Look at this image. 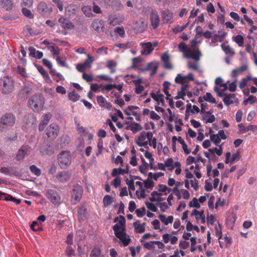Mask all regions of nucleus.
Segmentation results:
<instances>
[{"instance_id": "53", "label": "nucleus", "mask_w": 257, "mask_h": 257, "mask_svg": "<svg viewBox=\"0 0 257 257\" xmlns=\"http://www.w3.org/2000/svg\"><path fill=\"white\" fill-rule=\"evenodd\" d=\"M211 140L214 142V144L218 146L221 141V139L219 135H210Z\"/></svg>"}, {"instance_id": "8", "label": "nucleus", "mask_w": 257, "mask_h": 257, "mask_svg": "<svg viewBox=\"0 0 257 257\" xmlns=\"http://www.w3.org/2000/svg\"><path fill=\"white\" fill-rule=\"evenodd\" d=\"M83 194L82 187L78 184L74 185L71 193V201L73 204H77L81 199Z\"/></svg>"}, {"instance_id": "39", "label": "nucleus", "mask_w": 257, "mask_h": 257, "mask_svg": "<svg viewBox=\"0 0 257 257\" xmlns=\"http://www.w3.org/2000/svg\"><path fill=\"white\" fill-rule=\"evenodd\" d=\"M233 40L239 47L243 46L244 38L242 36L240 35H236L233 37Z\"/></svg>"}, {"instance_id": "28", "label": "nucleus", "mask_w": 257, "mask_h": 257, "mask_svg": "<svg viewBox=\"0 0 257 257\" xmlns=\"http://www.w3.org/2000/svg\"><path fill=\"white\" fill-rule=\"evenodd\" d=\"M30 55L37 59H41L43 56L42 52L36 50L34 48L30 47L29 49Z\"/></svg>"}, {"instance_id": "18", "label": "nucleus", "mask_w": 257, "mask_h": 257, "mask_svg": "<svg viewBox=\"0 0 257 257\" xmlns=\"http://www.w3.org/2000/svg\"><path fill=\"white\" fill-rule=\"evenodd\" d=\"M58 24L65 29H71L74 27L73 24L66 18L61 16L58 19Z\"/></svg>"}, {"instance_id": "19", "label": "nucleus", "mask_w": 257, "mask_h": 257, "mask_svg": "<svg viewBox=\"0 0 257 257\" xmlns=\"http://www.w3.org/2000/svg\"><path fill=\"white\" fill-rule=\"evenodd\" d=\"M223 101L226 105H229L235 102H238V99L236 95L232 93H227L224 96Z\"/></svg>"}, {"instance_id": "3", "label": "nucleus", "mask_w": 257, "mask_h": 257, "mask_svg": "<svg viewBox=\"0 0 257 257\" xmlns=\"http://www.w3.org/2000/svg\"><path fill=\"white\" fill-rule=\"evenodd\" d=\"M15 83L11 76H5L1 78L0 88L3 94L11 93L15 89Z\"/></svg>"}, {"instance_id": "26", "label": "nucleus", "mask_w": 257, "mask_h": 257, "mask_svg": "<svg viewBox=\"0 0 257 257\" xmlns=\"http://www.w3.org/2000/svg\"><path fill=\"white\" fill-rule=\"evenodd\" d=\"M0 200L12 201L15 202L17 204H19L21 202L20 199H16L11 195L2 192H0Z\"/></svg>"}, {"instance_id": "58", "label": "nucleus", "mask_w": 257, "mask_h": 257, "mask_svg": "<svg viewBox=\"0 0 257 257\" xmlns=\"http://www.w3.org/2000/svg\"><path fill=\"white\" fill-rule=\"evenodd\" d=\"M116 63L114 61H109L107 62V66L111 70V73H114L115 72L114 68L116 66Z\"/></svg>"}, {"instance_id": "46", "label": "nucleus", "mask_w": 257, "mask_h": 257, "mask_svg": "<svg viewBox=\"0 0 257 257\" xmlns=\"http://www.w3.org/2000/svg\"><path fill=\"white\" fill-rule=\"evenodd\" d=\"M143 127L138 123H135L131 126V130L134 134H136L138 131H141Z\"/></svg>"}, {"instance_id": "15", "label": "nucleus", "mask_w": 257, "mask_h": 257, "mask_svg": "<svg viewBox=\"0 0 257 257\" xmlns=\"http://www.w3.org/2000/svg\"><path fill=\"white\" fill-rule=\"evenodd\" d=\"M142 54L147 55L151 53L153 50L154 47L157 46V43L155 42L153 45L151 42L144 43L141 44Z\"/></svg>"}, {"instance_id": "43", "label": "nucleus", "mask_w": 257, "mask_h": 257, "mask_svg": "<svg viewBox=\"0 0 257 257\" xmlns=\"http://www.w3.org/2000/svg\"><path fill=\"white\" fill-rule=\"evenodd\" d=\"M101 25V23L100 21H99L98 20L94 21L92 23V24H91V26H92V28L95 31H96L98 32H100L102 29V28L100 27Z\"/></svg>"}, {"instance_id": "7", "label": "nucleus", "mask_w": 257, "mask_h": 257, "mask_svg": "<svg viewBox=\"0 0 257 257\" xmlns=\"http://www.w3.org/2000/svg\"><path fill=\"white\" fill-rule=\"evenodd\" d=\"M153 135L152 132H142L139 136L136 142L137 144L140 147H144L148 148V145L151 146V140L153 138Z\"/></svg>"}, {"instance_id": "29", "label": "nucleus", "mask_w": 257, "mask_h": 257, "mask_svg": "<svg viewBox=\"0 0 257 257\" xmlns=\"http://www.w3.org/2000/svg\"><path fill=\"white\" fill-rule=\"evenodd\" d=\"M159 218L160 220L165 225H167L169 223H171L173 222L174 220V217L173 216L170 215L167 218L166 215L164 214H160L159 216Z\"/></svg>"}, {"instance_id": "27", "label": "nucleus", "mask_w": 257, "mask_h": 257, "mask_svg": "<svg viewBox=\"0 0 257 257\" xmlns=\"http://www.w3.org/2000/svg\"><path fill=\"white\" fill-rule=\"evenodd\" d=\"M161 60L164 63L165 68L171 69L173 68L172 65L169 60V55L167 53H165L161 56Z\"/></svg>"}, {"instance_id": "4", "label": "nucleus", "mask_w": 257, "mask_h": 257, "mask_svg": "<svg viewBox=\"0 0 257 257\" xmlns=\"http://www.w3.org/2000/svg\"><path fill=\"white\" fill-rule=\"evenodd\" d=\"M44 103L45 98L40 93L32 95L28 101L30 107L35 112L41 110Z\"/></svg>"}, {"instance_id": "44", "label": "nucleus", "mask_w": 257, "mask_h": 257, "mask_svg": "<svg viewBox=\"0 0 257 257\" xmlns=\"http://www.w3.org/2000/svg\"><path fill=\"white\" fill-rule=\"evenodd\" d=\"M189 87V85L185 84H182V86L181 88V91L178 92V94L180 95L181 98L184 99V96L186 95L185 91L187 90Z\"/></svg>"}, {"instance_id": "32", "label": "nucleus", "mask_w": 257, "mask_h": 257, "mask_svg": "<svg viewBox=\"0 0 257 257\" xmlns=\"http://www.w3.org/2000/svg\"><path fill=\"white\" fill-rule=\"evenodd\" d=\"M158 64L157 62H150V67H149V72L150 75L152 76L154 75L158 70Z\"/></svg>"}, {"instance_id": "25", "label": "nucleus", "mask_w": 257, "mask_h": 257, "mask_svg": "<svg viewBox=\"0 0 257 257\" xmlns=\"http://www.w3.org/2000/svg\"><path fill=\"white\" fill-rule=\"evenodd\" d=\"M162 17L165 23H171L173 20V13L166 10L162 12Z\"/></svg>"}, {"instance_id": "36", "label": "nucleus", "mask_w": 257, "mask_h": 257, "mask_svg": "<svg viewBox=\"0 0 257 257\" xmlns=\"http://www.w3.org/2000/svg\"><path fill=\"white\" fill-rule=\"evenodd\" d=\"M251 80V76L250 75H248L246 77L242 78L239 83V87L240 89H243L244 88L247 82Z\"/></svg>"}, {"instance_id": "57", "label": "nucleus", "mask_w": 257, "mask_h": 257, "mask_svg": "<svg viewBox=\"0 0 257 257\" xmlns=\"http://www.w3.org/2000/svg\"><path fill=\"white\" fill-rule=\"evenodd\" d=\"M38 70L45 80H50V76L48 72L43 67L39 68Z\"/></svg>"}, {"instance_id": "11", "label": "nucleus", "mask_w": 257, "mask_h": 257, "mask_svg": "<svg viewBox=\"0 0 257 257\" xmlns=\"http://www.w3.org/2000/svg\"><path fill=\"white\" fill-rule=\"evenodd\" d=\"M201 112L202 113V119L206 123H212L215 120V117L209 111H205L204 103H201Z\"/></svg>"}, {"instance_id": "61", "label": "nucleus", "mask_w": 257, "mask_h": 257, "mask_svg": "<svg viewBox=\"0 0 257 257\" xmlns=\"http://www.w3.org/2000/svg\"><path fill=\"white\" fill-rule=\"evenodd\" d=\"M93 58L89 54H88L87 59L83 64L85 65L87 68H90L91 67V63L93 62Z\"/></svg>"}, {"instance_id": "48", "label": "nucleus", "mask_w": 257, "mask_h": 257, "mask_svg": "<svg viewBox=\"0 0 257 257\" xmlns=\"http://www.w3.org/2000/svg\"><path fill=\"white\" fill-rule=\"evenodd\" d=\"M164 175V173L162 172H157L153 174L152 172H150L148 174V178L149 179H153L155 180H157L159 178Z\"/></svg>"}, {"instance_id": "50", "label": "nucleus", "mask_w": 257, "mask_h": 257, "mask_svg": "<svg viewBox=\"0 0 257 257\" xmlns=\"http://www.w3.org/2000/svg\"><path fill=\"white\" fill-rule=\"evenodd\" d=\"M30 171L37 176H39L41 174L40 169L37 168L35 165H31L30 167Z\"/></svg>"}, {"instance_id": "10", "label": "nucleus", "mask_w": 257, "mask_h": 257, "mask_svg": "<svg viewBox=\"0 0 257 257\" xmlns=\"http://www.w3.org/2000/svg\"><path fill=\"white\" fill-rule=\"evenodd\" d=\"M37 12L42 16H48L52 11V8L44 2H40L37 6Z\"/></svg>"}, {"instance_id": "42", "label": "nucleus", "mask_w": 257, "mask_h": 257, "mask_svg": "<svg viewBox=\"0 0 257 257\" xmlns=\"http://www.w3.org/2000/svg\"><path fill=\"white\" fill-rule=\"evenodd\" d=\"M249 131L253 132L257 131V125H249L246 127H243V128L241 130V132L242 133H245Z\"/></svg>"}, {"instance_id": "54", "label": "nucleus", "mask_w": 257, "mask_h": 257, "mask_svg": "<svg viewBox=\"0 0 257 257\" xmlns=\"http://www.w3.org/2000/svg\"><path fill=\"white\" fill-rule=\"evenodd\" d=\"M151 179H148L144 181L145 187L148 189H152L154 185V183L151 180Z\"/></svg>"}, {"instance_id": "34", "label": "nucleus", "mask_w": 257, "mask_h": 257, "mask_svg": "<svg viewBox=\"0 0 257 257\" xmlns=\"http://www.w3.org/2000/svg\"><path fill=\"white\" fill-rule=\"evenodd\" d=\"M221 47L223 51L226 54L228 55L229 56H233L235 54V52L232 48L229 45H221Z\"/></svg>"}, {"instance_id": "56", "label": "nucleus", "mask_w": 257, "mask_h": 257, "mask_svg": "<svg viewBox=\"0 0 257 257\" xmlns=\"http://www.w3.org/2000/svg\"><path fill=\"white\" fill-rule=\"evenodd\" d=\"M23 14L27 17L29 19H33L34 15L32 13L31 11L27 8H23L22 10Z\"/></svg>"}, {"instance_id": "55", "label": "nucleus", "mask_w": 257, "mask_h": 257, "mask_svg": "<svg viewBox=\"0 0 257 257\" xmlns=\"http://www.w3.org/2000/svg\"><path fill=\"white\" fill-rule=\"evenodd\" d=\"M82 11L83 13L88 17L92 15L91 9L88 6H85L82 8Z\"/></svg>"}, {"instance_id": "6", "label": "nucleus", "mask_w": 257, "mask_h": 257, "mask_svg": "<svg viewBox=\"0 0 257 257\" xmlns=\"http://www.w3.org/2000/svg\"><path fill=\"white\" fill-rule=\"evenodd\" d=\"M71 155L69 151H63L57 155L58 163L62 169L69 166L71 163Z\"/></svg>"}, {"instance_id": "63", "label": "nucleus", "mask_w": 257, "mask_h": 257, "mask_svg": "<svg viewBox=\"0 0 257 257\" xmlns=\"http://www.w3.org/2000/svg\"><path fill=\"white\" fill-rule=\"evenodd\" d=\"M173 160L172 158H169L165 162V165L166 167H169L170 170H173L174 167L173 166Z\"/></svg>"}, {"instance_id": "41", "label": "nucleus", "mask_w": 257, "mask_h": 257, "mask_svg": "<svg viewBox=\"0 0 257 257\" xmlns=\"http://www.w3.org/2000/svg\"><path fill=\"white\" fill-rule=\"evenodd\" d=\"M128 171H125L124 169L121 168H114L113 169L112 172V176L115 177L117 175H123L125 173H127Z\"/></svg>"}, {"instance_id": "22", "label": "nucleus", "mask_w": 257, "mask_h": 257, "mask_svg": "<svg viewBox=\"0 0 257 257\" xmlns=\"http://www.w3.org/2000/svg\"><path fill=\"white\" fill-rule=\"evenodd\" d=\"M52 117V115L50 113H47L42 116L41 122L39 125V130L41 132L44 130L45 127L47 125Z\"/></svg>"}, {"instance_id": "31", "label": "nucleus", "mask_w": 257, "mask_h": 257, "mask_svg": "<svg viewBox=\"0 0 257 257\" xmlns=\"http://www.w3.org/2000/svg\"><path fill=\"white\" fill-rule=\"evenodd\" d=\"M0 7L9 11L12 9L13 5L10 0H0Z\"/></svg>"}, {"instance_id": "52", "label": "nucleus", "mask_w": 257, "mask_h": 257, "mask_svg": "<svg viewBox=\"0 0 257 257\" xmlns=\"http://www.w3.org/2000/svg\"><path fill=\"white\" fill-rule=\"evenodd\" d=\"M90 257H101L100 249L97 247H94L91 252Z\"/></svg>"}, {"instance_id": "47", "label": "nucleus", "mask_w": 257, "mask_h": 257, "mask_svg": "<svg viewBox=\"0 0 257 257\" xmlns=\"http://www.w3.org/2000/svg\"><path fill=\"white\" fill-rule=\"evenodd\" d=\"M204 99L210 103H215L216 100L213 97L212 94L209 92H207L205 95L203 97Z\"/></svg>"}, {"instance_id": "5", "label": "nucleus", "mask_w": 257, "mask_h": 257, "mask_svg": "<svg viewBox=\"0 0 257 257\" xmlns=\"http://www.w3.org/2000/svg\"><path fill=\"white\" fill-rule=\"evenodd\" d=\"M16 121L15 115L11 113H6L1 118L0 131H3L13 126Z\"/></svg>"}, {"instance_id": "23", "label": "nucleus", "mask_w": 257, "mask_h": 257, "mask_svg": "<svg viewBox=\"0 0 257 257\" xmlns=\"http://www.w3.org/2000/svg\"><path fill=\"white\" fill-rule=\"evenodd\" d=\"M78 7L76 5L70 4L65 9V14L69 17L76 15Z\"/></svg>"}, {"instance_id": "37", "label": "nucleus", "mask_w": 257, "mask_h": 257, "mask_svg": "<svg viewBox=\"0 0 257 257\" xmlns=\"http://www.w3.org/2000/svg\"><path fill=\"white\" fill-rule=\"evenodd\" d=\"M112 202L113 198L111 196L106 195L104 197L103 199V203L104 207H106L110 205L112 203Z\"/></svg>"}, {"instance_id": "64", "label": "nucleus", "mask_w": 257, "mask_h": 257, "mask_svg": "<svg viewBox=\"0 0 257 257\" xmlns=\"http://www.w3.org/2000/svg\"><path fill=\"white\" fill-rule=\"evenodd\" d=\"M147 207L153 212H156L158 210L157 207L152 203L146 202L145 203Z\"/></svg>"}, {"instance_id": "1", "label": "nucleus", "mask_w": 257, "mask_h": 257, "mask_svg": "<svg viewBox=\"0 0 257 257\" xmlns=\"http://www.w3.org/2000/svg\"><path fill=\"white\" fill-rule=\"evenodd\" d=\"M125 223L124 217H120L117 223L113 226V229L115 236L120 239L124 246H126L130 243L131 239L125 232Z\"/></svg>"}, {"instance_id": "62", "label": "nucleus", "mask_w": 257, "mask_h": 257, "mask_svg": "<svg viewBox=\"0 0 257 257\" xmlns=\"http://www.w3.org/2000/svg\"><path fill=\"white\" fill-rule=\"evenodd\" d=\"M76 129L81 136H85L87 134L86 129L82 126L80 125L79 124H77Z\"/></svg>"}, {"instance_id": "45", "label": "nucleus", "mask_w": 257, "mask_h": 257, "mask_svg": "<svg viewBox=\"0 0 257 257\" xmlns=\"http://www.w3.org/2000/svg\"><path fill=\"white\" fill-rule=\"evenodd\" d=\"M204 213L203 210L198 211L196 209H194L191 213V216H194L197 220H198L202 216V214Z\"/></svg>"}, {"instance_id": "51", "label": "nucleus", "mask_w": 257, "mask_h": 257, "mask_svg": "<svg viewBox=\"0 0 257 257\" xmlns=\"http://www.w3.org/2000/svg\"><path fill=\"white\" fill-rule=\"evenodd\" d=\"M198 199L196 198H193L192 200L189 203L190 207H195L196 208H199L200 205L198 202Z\"/></svg>"}, {"instance_id": "33", "label": "nucleus", "mask_w": 257, "mask_h": 257, "mask_svg": "<svg viewBox=\"0 0 257 257\" xmlns=\"http://www.w3.org/2000/svg\"><path fill=\"white\" fill-rule=\"evenodd\" d=\"M151 96L154 100H155L157 102L158 104H159L160 102H161L162 103H164V100L163 99L164 95L163 94H160L159 93H152Z\"/></svg>"}, {"instance_id": "17", "label": "nucleus", "mask_w": 257, "mask_h": 257, "mask_svg": "<svg viewBox=\"0 0 257 257\" xmlns=\"http://www.w3.org/2000/svg\"><path fill=\"white\" fill-rule=\"evenodd\" d=\"M151 25L154 29H156L160 25V19L157 12L153 11L151 12L150 16Z\"/></svg>"}, {"instance_id": "60", "label": "nucleus", "mask_w": 257, "mask_h": 257, "mask_svg": "<svg viewBox=\"0 0 257 257\" xmlns=\"http://www.w3.org/2000/svg\"><path fill=\"white\" fill-rule=\"evenodd\" d=\"M186 81V77L182 76L180 74H178L175 78V82L177 83L184 84Z\"/></svg>"}, {"instance_id": "16", "label": "nucleus", "mask_w": 257, "mask_h": 257, "mask_svg": "<svg viewBox=\"0 0 257 257\" xmlns=\"http://www.w3.org/2000/svg\"><path fill=\"white\" fill-rule=\"evenodd\" d=\"M124 20V18L122 15H110L108 19L109 25L114 26L119 24Z\"/></svg>"}, {"instance_id": "24", "label": "nucleus", "mask_w": 257, "mask_h": 257, "mask_svg": "<svg viewBox=\"0 0 257 257\" xmlns=\"http://www.w3.org/2000/svg\"><path fill=\"white\" fill-rule=\"evenodd\" d=\"M97 101L101 107H106L108 109H110L112 107V104L110 102H108L106 99L102 96H98L97 97Z\"/></svg>"}, {"instance_id": "21", "label": "nucleus", "mask_w": 257, "mask_h": 257, "mask_svg": "<svg viewBox=\"0 0 257 257\" xmlns=\"http://www.w3.org/2000/svg\"><path fill=\"white\" fill-rule=\"evenodd\" d=\"M40 151L43 155H51L54 153L53 147L47 144H44L41 146Z\"/></svg>"}, {"instance_id": "12", "label": "nucleus", "mask_w": 257, "mask_h": 257, "mask_svg": "<svg viewBox=\"0 0 257 257\" xmlns=\"http://www.w3.org/2000/svg\"><path fill=\"white\" fill-rule=\"evenodd\" d=\"M59 126L55 123L51 124L46 130V135L51 139H54L59 133Z\"/></svg>"}, {"instance_id": "14", "label": "nucleus", "mask_w": 257, "mask_h": 257, "mask_svg": "<svg viewBox=\"0 0 257 257\" xmlns=\"http://www.w3.org/2000/svg\"><path fill=\"white\" fill-rule=\"evenodd\" d=\"M147 26V22L143 19H140L134 23L133 28L137 33H141L146 29Z\"/></svg>"}, {"instance_id": "2", "label": "nucleus", "mask_w": 257, "mask_h": 257, "mask_svg": "<svg viewBox=\"0 0 257 257\" xmlns=\"http://www.w3.org/2000/svg\"><path fill=\"white\" fill-rule=\"evenodd\" d=\"M178 48L179 51L183 53L184 57L187 59L192 58L198 61L202 55L201 52L199 49H192L184 42H181L179 44Z\"/></svg>"}, {"instance_id": "59", "label": "nucleus", "mask_w": 257, "mask_h": 257, "mask_svg": "<svg viewBox=\"0 0 257 257\" xmlns=\"http://www.w3.org/2000/svg\"><path fill=\"white\" fill-rule=\"evenodd\" d=\"M100 87L101 88V92L104 93L105 91H109L112 89V84H107V85H102L101 84L100 85Z\"/></svg>"}, {"instance_id": "9", "label": "nucleus", "mask_w": 257, "mask_h": 257, "mask_svg": "<svg viewBox=\"0 0 257 257\" xmlns=\"http://www.w3.org/2000/svg\"><path fill=\"white\" fill-rule=\"evenodd\" d=\"M45 195L48 199L54 204H59L61 203V197L54 190L48 189L46 191Z\"/></svg>"}, {"instance_id": "49", "label": "nucleus", "mask_w": 257, "mask_h": 257, "mask_svg": "<svg viewBox=\"0 0 257 257\" xmlns=\"http://www.w3.org/2000/svg\"><path fill=\"white\" fill-rule=\"evenodd\" d=\"M170 85V83L168 81H165L163 84V92L167 96V99H168V97L171 96V94L168 92V89Z\"/></svg>"}, {"instance_id": "13", "label": "nucleus", "mask_w": 257, "mask_h": 257, "mask_svg": "<svg viewBox=\"0 0 257 257\" xmlns=\"http://www.w3.org/2000/svg\"><path fill=\"white\" fill-rule=\"evenodd\" d=\"M31 148L29 145H23L19 149L17 153L16 159L20 161L24 159L26 156L31 152Z\"/></svg>"}, {"instance_id": "30", "label": "nucleus", "mask_w": 257, "mask_h": 257, "mask_svg": "<svg viewBox=\"0 0 257 257\" xmlns=\"http://www.w3.org/2000/svg\"><path fill=\"white\" fill-rule=\"evenodd\" d=\"M135 231L138 233H142L145 230V224L141 223L139 220H137L134 223Z\"/></svg>"}, {"instance_id": "20", "label": "nucleus", "mask_w": 257, "mask_h": 257, "mask_svg": "<svg viewBox=\"0 0 257 257\" xmlns=\"http://www.w3.org/2000/svg\"><path fill=\"white\" fill-rule=\"evenodd\" d=\"M57 180L64 183L68 181L70 178V174L66 171H62L57 173L56 176Z\"/></svg>"}, {"instance_id": "40", "label": "nucleus", "mask_w": 257, "mask_h": 257, "mask_svg": "<svg viewBox=\"0 0 257 257\" xmlns=\"http://www.w3.org/2000/svg\"><path fill=\"white\" fill-rule=\"evenodd\" d=\"M68 97L70 100L75 102L79 100L80 96L74 90L68 94Z\"/></svg>"}, {"instance_id": "38", "label": "nucleus", "mask_w": 257, "mask_h": 257, "mask_svg": "<svg viewBox=\"0 0 257 257\" xmlns=\"http://www.w3.org/2000/svg\"><path fill=\"white\" fill-rule=\"evenodd\" d=\"M48 49L53 53L54 55H59L60 53V51L59 48L54 44H52L48 47Z\"/></svg>"}, {"instance_id": "35", "label": "nucleus", "mask_w": 257, "mask_h": 257, "mask_svg": "<svg viewBox=\"0 0 257 257\" xmlns=\"http://www.w3.org/2000/svg\"><path fill=\"white\" fill-rule=\"evenodd\" d=\"M29 122L27 124L29 126L35 127L37 124V120L33 114H29L28 115Z\"/></svg>"}]
</instances>
